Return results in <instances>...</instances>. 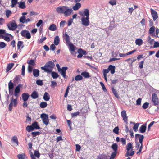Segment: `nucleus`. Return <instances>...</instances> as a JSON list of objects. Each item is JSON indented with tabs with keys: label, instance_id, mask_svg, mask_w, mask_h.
Segmentation results:
<instances>
[{
	"label": "nucleus",
	"instance_id": "obj_62",
	"mask_svg": "<svg viewBox=\"0 0 159 159\" xmlns=\"http://www.w3.org/2000/svg\"><path fill=\"white\" fill-rule=\"evenodd\" d=\"M121 142H122L123 145H125L126 143V139L125 138H121Z\"/></svg>",
	"mask_w": 159,
	"mask_h": 159
},
{
	"label": "nucleus",
	"instance_id": "obj_38",
	"mask_svg": "<svg viewBox=\"0 0 159 159\" xmlns=\"http://www.w3.org/2000/svg\"><path fill=\"white\" fill-rule=\"evenodd\" d=\"M11 141L16 143L17 145H18V142L16 136L13 137L11 139Z\"/></svg>",
	"mask_w": 159,
	"mask_h": 159
},
{
	"label": "nucleus",
	"instance_id": "obj_46",
	"mask_svg": "<svg viewBox=\"0 0 159 159\" xmlns=\"http://www.w3.org/2000/svg\"><path fill=\"white\" fill-rule=\"evenodd\" d=\"M25 17L24 16H23L20 18V22L22 23H24L25 22Z\"/></svg>",
	"mask_w": 159,
	"mask_h": 159
},
{
	"label": "nucleus",
	"instance_id": "obj_59",
	"mask_svg": "<svg viewBox=\"0 0 159 159\" xmlns=\"http://www.w3.org/2000/svg\"><path fill=\"white\" fill-rule=\"evenodd\" d=\"M34 155L38 158H39L40 156V153L38 151H35L34 152Z\"/></svg>",
	"mask_w": 159,
	"mask_h": 159
},
{
	"label": "nucleus",
	"instance_id": "obj_50",
	"mask_svg": "<svg viewBox=\"0 0 159 159\" xmlns=\"http://www.w3.org/2000/svg\"><path fill=\"white\" fill-rule=\"evenodd\" d=\"M20 80V78L19 76L17 75L16 76L15 78L14 79V83H18Z\"/></svg>",
	"mask_w": 159,
	"mask_h": 159
},
{
	"label": "nucleus",
	"instance_id": "obj_52",
	"mask_svg": "<svg viewBox=\"0 0 159 159\" xmlns=\"http://www.w3.org/2000/svg\"><path fill=\"white\" fill-rule=\"evenodd\" d=\"M65 23H66L65 21L64 20L61 21L60 23V27L61 28H63L64 27V26L65 24Z\"/></svg>",
	"mask_w": 159,
	"mask_h": 159
},
{
	"label": "nucleus",
	"instance_id": "obj_39",
	"mask_svg": "<svg viewBox=\"0 0 159 159\" xmlns=\"http://www.w3.org/2000/svg\"><path fill=\"white\" fill-rule=\"evenodd\" d=\"M155 28L154 26H152L151 27L149 30V33L151 34H152L154 32L155 30Z\"/></svg>",
	"mask_w": 159,
	"mask_h": 159
},
{
	"label": "nucleus",
	"instance_id": "obj_31",
	"mask_svg": "<svg viewBox=\"0 0 159 159\" xmlns=\"http://www.w3.org/2000/svg\"><path fill=\"white\" fill-rule=\"evenodd\" d=\"M81 75L85 78H89L90 77L89 73L86 71L82 72L81 73Z\"/></svg>",
	"mask_w": 159,
	"mask_h": 159
},
{
	"label": "nucleus",
	"instance_id": "obj_14",
	"mask_svg": "<svg viewBox=\"0 0 159 159\" xmlns=\"http://www.w3.org/2000/svg\"><path fill=\"white\" fill-rule=\"evenodd\" d=\"M21 34L23 37L28 39H29L31 38L30 34L28 31L22 30L21 32Z\"/></svg>",
	"mask_w": 159,
	"mask_h": 159
},
{
	"label": "nucleus",
	"instance_id": "obj_7",
	"mask_svg": "<svg viewBox=\"0 0 159 159\" xmlns=\"http://www.w3.org/2000/svg\"><path fill=\"white\" fill-rule=\"evenodd\" d=\"M115 69L116 67L115 66L110 65L109 66L108 68L107 69H103V72H104L107 74L110 71L111 74H114L115 72Z\"/></svg>",
	"mask_w": 159,
	"mask_h": 159
},
{
	"label": "nucleus",
	"instance_id": "obj_30",
	"mask_svg": "<svg viewBox=\"0 0 159 159\" xmlns=\"http://www.w3.org/2000/svg\"><path fill=\"white\" fill-rule=\"evenodd\" d=\"M19 7L21 9H25L26 7V6L24 2H18Z\"/></svg>",
	"mask_w": 159,
	"mask_h": 159
},
{
	"label": "nucleus",
	"instance_id": "obj_1",
	"mask_svg": "<svg viewBox=\"0 0 159 159\" xmlns=\"http://www.w3.org/2000/svg\"><path fill=\"white\" fill-rule=\"evenodd\" d=\"M20 84L18 85L15 88V89L14 95L16 97V98L13 99V97L11 98V102L9 105L8 107L9 110L11 111L12 110L13 104L15 107H16L17 106V98L19 96V93L20 91V87H21L20 86Z\"/></svg>",
	"mask_w": 159,
	"mask_h": 159
},
{
	"label": "nucleus",
	"instance_id": "obj_17",
	"mask_svg": "<svg viewBox=\"0 0 159 159\" xmlns=\"http://www.w3.org/2000/svg\"><path fill=\"white\" fill-rule=\"evenodd\" d=\"M11 35L10 34L6 33L3 34V35L1 37L2 39H3L6 41L9 42L11 40V39L9 36H11Z\"/></svg>",
	"mask_w": 159,
	"mask_h": 159
},
{
	"label": "nucleus",
	"instance_id": "obj_18",
	"mask_svg": "<svg viewBox=\"0 0 159 159\" xmlns=\"http://www.w3.org/2000/svg\"><path fill=\"white\" fill-rule=\"evenodd\" d=\"M151 11L153 20L154 21H155L158 18L157 13L155 10L152 9H151Z\"/></svg>",
	"mask_w": 159,
	"mask_h": 159
},
{
	"label": "nucleus",
	"instance_id": "obj_10",
	"mask_svg": "<svg viewBox=\"0 0 159 159\" xmlns=\"http://www.w3.org/2000/svg\"><path fill=\"white\" fill-rule=\"evenodd\" d=\"M135 137L136 138L138 137L139 138V143L141 144L139 150H142V148H143V140L144 139V136L142 135H140L138 134H136L135 135Z\"/></svg>",
	"mask_w": 159,
	"mask_h": 159
},
{
	"label": "nucleus",
	"instance_id": "obj_33",
	"mask_svg": "<svg viewBox=\"0 0 159 159\" xmlns=\"http://www.w3.org/2000/svg\"><path fill=\"white\" fill-rule=\"evenodd\" d=\"M23 42L22 41H19L17 43V49H20V48L21 47V48H23L24 47V45H23Z\"/></svg>",
	"mask_w": 159,
	"mask_h": 159
},
{
	"label": "nucleus",
	"instance_id": "obj_35",
	"mask_svg": "<svg viewBox=\"0 0 159 159\" xmlns=\"http://www.w3.org/2000/svg\"><path fill=\"white\" fill-rule=\"evenodd\" d=\"M18 0H11V7H14L17 3L18 4Z\"/></svg>",
	"mask_w": 159,
	"mask_h": 159
},
{
	"label": "nucleus",
	"instance_id": "obj_37",
	"mask_svg": "<svg viewBox=\"0 0 159 159\" xmlns=\"http://www.w3.org/2000/svg\"><path fill=\"white\" fill-rule=\"evenodd\" d=\"M84 16H86V17L89 18V11L88 9H86L84 10Z\"/></svg>",
	"mask_w": 159,
	"mask_h": 159
},
{
	"label": "nucleus",
	"instance_id": "obj_16",
	"mask_svg": "<svg viewBox=\"0 0 159 159\" xmlns=\"http://www.w3.org/2000/svg\"><path fill=\"white\" fill-rule=\"evenodd\" d=\"M121 116L123 118L124 121L127 124L128 117L127 116L126 111L125 110H123L121 112Z\"/></svg>",
	"mask_w": 159,
	"mask_h": 159
},
{
	"label": "nucleus",
	"instance_id": "obj_15",
	"mask_svg": "<svg viewBox=\"0 0 159 159\" xmlns=\"http://www.w3.org/2000/svg\"><path fill=\"white\" fill-rule=\"evenodd\" d=\"M89 19V18L82 17L81 19L82 24L85 26H88L90 24Z\"/></svg>",
	"mask_w": 159,
	"mask_h": 159
},
{
	"label": "nucleus",
	"instance_id": "obj_27",
	"mask_svg": "<svg viewBox=\"0 0 159 159\" xmlns=\"http://www.w3.org/2000/svg\"><path fill=\"white\" fill-rule=\"evenodd\" d=\"M146 129V126L144 125H143L140 127L139 130L140 133H143L145 132Z\"/></svg>",
	"mask_w": 159,
	"mask_h": 159
},
{
	"label": "nucleus",
	"instance_id": "obj_60",
	"mask_svg": "<svg viewBox=\"0 0 159 159\" xmlns=\"http://www.w3.org/2000/svg\"><path fill=\"white\" fill-rule=\"evenodd\" d=\"M142 99L141 98H139L136 101V105H141Z\"/></svg>",
	"mask_w": 159,
	"mask_h": 159
},
{
	"label": "nucleus",
	"instance_id": "obj_64",
	"mask_svg": "<svg viewBox=\"0 0 159 159\" xmlns=\"http://www.w3.org/2000/svg\"><path fill=\"white\" fill-rule=\"evenodd\" d=\"M159 47V42H155L154 43V45L153 46V47L155 48H158Z\"/></svg>",
	"mask_w": 159,
	"mask_h": 159
},
{
	"label": "nucleus",
	"instance_id": "obj_13",
	"mask_svg": "<svg viewBox=\"0 0 159 159\" xmlns=\"http://www.w3.org/2000/svg\"><path fill=\"white\" fill-rule=\"evenodd\" d=\"M41 117L43 119V121L44 124L47 125L49 123L48 116L45 114H43L41 115Z\"/></svg>",
	"mask_w": 159,
	"mask_h": 159
},
{
	"label": "nucleus",
	"instance_id": "obj_36",
	"mask_svg": "<svg viewBox=\"0 0 159 159\" xmlns=\"http://www.w3.org/2000/svg\"><path fill=\"white\" fill-rule=\"evenodd\" d=\"M26 129L28 132H30L34 130V128L33 127L32 125L30 126H27L26 127Z\"/></svg>",
	"mask_w": 159,
	"mask_h": 159
},
{
	"label": "nucleus",
	"instance_id": "obj_42",
	"mask_svg": "<svg viewBox=\"0 0 159 159\" xmlns=\"http://www.w3.org/2000/svg\"><path fill=\"white\" fill-rule=\"evenodd\" d=\"M112 92L115 95V96L116 97L118 98L119 97V95L116 90L113 87L112 88Z\"/></svg>",
	"mask_w": 159,
	"mask_h": 159
},
{
	"label": "nucleus",
	"instance_id": "obj_8",
	"mask_svg": "<svg viewBox=\"0 0 159 159\" xmlns=\"http://www.w3.org/2000/svg\"><path fill=\"white\" fill-rule=\"evenodd\" d=\"M152 101L155 106L159 104V100L157 94L155 93H153L152 96Z\"/></svg>",
	"mask_w": 159,
	"mask_h": 159
},
{
	"label": "nucleus",
	"instance_id": "obj_45",
	"mask_svg": "<svg viewBox=\"0 0 159 159\" xmlns=\"http://www.w3.org/2000/svg\"><path fill=\"white\" fill-rule=\"evenodd\" d=\"M119 128L118 126L115 127L113 130V132L116 134H118L119 133Z\"/></svg>",
	"mask_w": 159,
	"mask_h": 159
},
{
	"label": "nucleus",
	"instance_id": "obj_22",
	"mask_svg": "<svg viewBox=\"0 0 159 159\" xmlns=\"http://www.w3.org/2000/svg\"><path fill=\"white\" fill-rule=\"evenodd\" d=\"M81 7V4L80 3H76L75 6L73 7V9L75 10L76 11L79 9Z\"/></svg>",
	"mask_w": 159,
	"mask_h": 159
},
{
	"label": "nucleus",
	"instance_id": "obj_49",
	"mask_svg": "<svg viewBox=\"0 0 159 159\" xmlns=\"http://www.w3.org/2000/svg\"><path fill=\"white\" fill-rule=\"evenodd\" d=\"M109 3L112 5H116V0H110L109 2Z\"/></svg>",
	"mask_w": 159,
	"mask_h": 159
},
{
	"label": "nucleus",
	"instance_id": "obj_41",
	"mask_svg": "<svg viewBox=\"0 0 159 159\" xmlns=\"http://www.w3.org/2000/svg\"><path fill=\"white\" fill-rule=\"evenodd\" d=\"M41 133L39 132H31V134L33 137H36L37 135H39Z\"/></svg>",
	"mask_w": 159,
	"mask_h": 159
},
{
	"label": "nucleus",
	"instance_id": "obj_58",
	"mask_svg": "<svg viewBox=\"0 0 159 159\" xmlns=\"http://www.w3.org/2000/svg\"><path fill=\"white\" fill-rule=\"evenodd\" d=\"M25 66L24 65H23L22 68V75L24 76L25 74Z\"/></svg>",
	"mask_w": 159,
	"mask_h": 159
},
{
	"label": "nucleus",
	"instance_id": "obj_24",
	"mask_svg": "<svg viewBox=\"0 0 159 159\" xmlns=\"http://www.w3.org/2000/svg\"><path fill=\"white\" fill-rule=\"evenodd\" d=\"M33 74L34 76L35 77H37L39 75V70L37 69H34L33 70Z\"/></svg>",
	"mask_w": 159,
	"mask_h": 159
},
{
	"label": "nucleus",
	"instance_id": "obj_53",
	"mask_svg": "<svg viewBox=\"0 0 159 159\" xmlns=\"http://www.w3.org/2000/svg\"><path fill=\"white\" fill-rule=\"evenodd\" d=\"M100 84L103 90L104 91H107V89L106 88V87H105L104 84L102 82H100Z\"/></svg>",
	"mask_w": 159,
	"mask_h": 159
},
{
	"label": "nucleus",
	"instance_id": "obj_26",
	"mask_svg": "<svg viewBox=\"0 0 159 159\" xmlns=\"http://www.w3.org/2000/svg\"><path fill=\"white\" fill-rule=\"evenodd\" d=\"M135 43L139 46L141 45L143 43V42L142 39H137L135 40Z\"/></svg>",
	"mask_w": 159,
	"mask_h": 159
},
{
	"label": "nucleus",
	"instance_id": "obj_4",
	"mask_svg": "<svg viewBox=\"0 0 159 159\" xmlns=\"http://www.w3.org/2000/svg\"><path fill=\"white\" fill-rule=\"evenodd\" d=\"M63 38L64 39H65L66 44H68L70 48V52H74L75 50V46L73 44L70 43V38L69 35L66 33H65L63 34Z\"/></svg>",
	"mask_w": 159,
	"mask_h": 159
},
{
	"label": "nucleus",
	"instance_id": "obj_56",
	"mask_svg": "<svg viewBox=\"0 0 159 159\" xmlns=\"http://www.w3.org/2000/svg\"><path fill=\"white\" fill-rule=\"evenodd\" d=\"M144 61H142L139 63V66L140 69H142L143 67Z\"/></svg>",
	"mask_w": 159,
	"mask_h": 159
},
{
	"label": "nucleus",
	"instance_id": "obj_48",
	"mask_svg": "<svg viewBox=\"0 0 159 159\" xmlns=\"http://www.w3.org/2000/svg\"><path fill=\"white\" fill-rule=\"evenodd\" d=\"M155 122L153 121H152L148 126V131H149L150 130L151 127L154 124Z\"/></svg>",
	"mask_w": 159,
	"mask_h": 159
},
{
	"label": "nucleus",
	"instance_id": "obj_11",
	"mask_svg": "<svg viewBox=\"0 0 159 159\" xmlns=\"http://www.w3.org/2000/svg\"><path fill=\"white\" fill-rule=\"evenodd\" d=\"M9 29L11 30H15L17 27V25L14 21L11 22L7 25Z\"/></svg>",
	"mask_w": 159,
	"mask_h": 159
},
{
	"label": "nucleus",
	"instance_id": "obj_34",
	"mask_svg": "<svg viewBox=\"0 0 159 159\" xmlns=\"http://www.w3.org/2000/svg\"><path fill=\"white\" fill-rule=\"evenodd\" d=\"M47 106V104L46 102H43L40 104V107L41 108H45Z\"/></svg>",
	"mask_w": 159,
	"mask_h": 159
},
{
	"label": "nucleus",
	"instance_id": "obj_12",
	"mask_svg": "<svg viewBox=\"0 0 159 159\" xmlns=\"http://www.w3.org/2000/svg\"><path fill=\"white\" fill-rule=\"evenodd\" d=\"M67 69L68 68L67 67H62L61 69L60 68L58 70V71L61 74V75L65 79H66L67 78V77H66V73Z\"/></svg>",
	"mask_w": 159,
	"mask_h": 159
},
{
	"label": "nucleus",
	"instance_id": "obj_3",
	"mask_svg": "<svg viewBox=\"0 0 159 159\" xmlns=\"http://www.w3.org/2000/svg\"><path fill=\"white\" fill-rule=\"evenodd\" d=\"M54 66L55 64L54 62L52 61H49L46 63L44 67H41V68L44 72L50 73L52 72Z\"/></svg>",
	"mask_w": 159,
	"mask_h": 159
},
{
	"label": "nucleus",
	"instance_id": "obj_32",
	"mask_svg": "<svg viewBox=\"0 0 159 159\" xmlns=\"http://www.w3.org/2000/svg\"><path fill=\"white\" fill-rule=\"evenodd\" d=\"M51 73L53 79H57L59 76L58 73L52 71Z\"/></svg>",
	"mask_w": 159,
	"mask_h": 159
},
{
	"label": "nucleus",
	"instance_id": "obj_20",
	"mask_svg": "<svg viewBox=\"0 0 159 159\" xmlns=\"http://www.w3.org/2000/svg\"><path fill=\"white\" fill-rule=\"evenodd\" d=\"M31 97L33 99H36L39 97L38 92L35 91H34L31 93L30 95Z\"/></svg>",
	"mask_w": 159,
	"mask_h": 159
},
{
	"label": "nucleus",
	"instance_id": "obj_5",
	"mask_svg": "<svg viewBox=\"0 0 159 159\" xmlns=\"http://www.w3.org/2000/svg\"><path fill=\"white\" fill-rule=\"evenodd\" d=\"M133 148V147L131 143H129L127 144L126 148V149L127 151L125 154L126 157L132 156L134 155V152L132 150Z\"/></svg>",
	"mask_w": 159,
	"mask_h": 159
},
{
	"label": "nucleus",
	"instance_id": "obj_25",
	"mask_svg": "<svg viewBox=\"0 0 159 159\" xmlns=\"http://www.w3.org/2000/svg\"><path fill=\"white\" fill-rule=\"evenodd\" d=\"M48 29L51 31H55L57 29L56 25L55 24H52L50 25Z\"/></svg>",
	"mask_w": 159,
	"mask_h": 159
},
{
	"label": "nucleus",
	"instance_id": "obj_21",
	"mask_svg": "<svg viewBox=\"0 0 159 159\" xmlns=\"http://www.w3.org/2000/svg\"><path fill=\"white\" fill-rule=\"evenodd\" d=\"M43 99L46 101H49L50 99V96L47 92H45L43 96Z\"/></svg>",
	"mask_w": 159,
	"mask_h": 159
},
{
	"label": "nucleus",
	"instance_id": "obj_9",
	"mask_svg": "<svg viewBox=\"0 0 159 159\" xmlns=\"http://www.w3.org/2000/svg\"><path fill=\"white\" fill-rule=\"evenodd\" d=\"M8 85L9 95H12L13 94L14 84L11 80H10L8 83Z\"/></svg>",
	"mask_w": 159,
	"mask_h": 159
},
{
	"label": "nucleus",
	"instance_id": "obj_63",
	"mask_svg": "<svg viewBox=\"0 0 159 159\" xmlns=\"http://www.w3.org/2000/svg\"><path fill=\"white\" fill-rule=\"evenodd\" d=\"M43 20H39L38 22L36 24V26L37 27L39 26L43 23Z\"/></svg>",
	"mask_w": 159,
	"mask_h": 159
},
{
	"label": "nucleus",
	"instance_id": "obj_6",
	"mask_svg": "<svg viewBox=\"0 0 159 159\" xmlns=\"http://www.w3.org/2000/svg\"><path fill=\"white\" fill-rule=\"evenodd\" d=\"M111 148L114 152H112L109 159H114L117 152L118 146L116 143H114L112 145Z\"/></svg>",
	"mask_w": 159,
	"mask_h": 159
},
{
	"label": "nucleus",
	"instance_id": "obj_54",
	"mask_svg": "<svg viewBox=\"0 0 159 159\" xmlns=\"http://www.w3.org/2000/svg\"><path fill=\"white\" fill-rule=\"evenodd\" d=\"M36 83L39 85L42 86L43 84V82L41 80H37Z\"/></svg>",
	"mask_w": 159,
	"mask_h": 159
},
{
	"label": "nucleus",
	"instance_id": "obj_61",
	"mask_svg": "<svg viewBox=\"0 0 159 159\" xmlns=\"http://www.w3.org/2000/svg\"><path fill=\"white\" fill-rule=\"evenodd\" d=\"M57 85V83L56 82L54 81H52L51 82V86L52 88H54Z\"/></svg>",
	"mask_w": 159,
	"mask_h": 159
},
{
	"label": "nucleus",
	"instance_id": "obj_51",
	"mask_svg": "<svg viewBox=\"0 0 159 159\" xmlns=\"http://www.w3.org/2000/svg\"><path fill=\"white\" fill-rule=\"evenodd\" d=\"M11 14V11L9 10H7L6 11V16L7 18L9 17L10 16Z\"/></svg>",
	"mask_w": 159,
	"mask_h": 159
},
{
	"label": "nucleus",
	"instance_id": "obj_28",
	"mask_svg": "<svg viewBox=\"0 0 159 159\" xmlns=\"http://www.w3.org/2000/svg\"><path fill=\"white\" fill-rule=\"evenodd\" d=\"M60 39L58 36H56L54 38V43L56 45H58L59 43Z\"/></svg>",
	"mask_w": 159,
	"mask_h": 159
},
{
	"label": "nucleus",
	"instance_id": "obj_19",
	"mask_svg": "<svg viewBox=\"0 0 159 159\" xmlns=\"http://www.w3.org/2000/svg\"><path fill=\"white\" fill-rule=\"evenodd\" d=\"M30 96V95L27 93H24L22 94V99L24 101H26Z\"/></svg>",
	"mask_w": 159,
	"mask_h": 159
},
{
	"label": "nucleus",
	"instance_id": "obj_29",
	"mask_svg": "<svg viewBox=\"0 0 159 159\" xmlns=\"http://www.w3.org/2000/svg\"><path fill=\"white\" fill-rule=\"evenodd\" d=\"M31 125L33 126V127L34 128V129H40V127L38 126L37 122L35 121Z\"/></svg>",
	"mask_w": 159,
	"mask_h": 159
},
{
	"label": "nucleus",
	"instance_id": "obj_40",
	"mask_svg": "<svg viewBox=\"0 0 159 159\" xmlns=\"http://www.w3.org/2000/svg\"><path fill=\"white\" fill-rule=\"evenodd\" d=\"M78 52L79 53L81 54L82 55H84L86 54V51L82 50V49H79L78 50Z\"/></svg>",
	"mask_w": 159,
	"mask_h": 159
},
{
	"label": "nucleus",
	"instance_id": "obj_55",
	"mask_svg": "<svg viewBox=\"0 0 159 159\" xmlns=\"http://www.w3.org/2000/svg\"><path fill=\"white\" fill-rule=\"evenodd\" d=\"M149 104V103L148 102H145L143 104V108L144 109H146L148 107Z\"/></svg>",
	"mask_w": 159,
	"mask_h": 159
},
{
	"label": "nucleus",
	"instance_id": "obj_57",
	"mask_svg": "<svg viewBox=\"0 0 159 159\" xmlns=\"http://www.w3.org/2000/svg\"><path fill=\"white\" fill-rule=\"evenodd\" d=\"M63 139L61 136H59L57 137L56 139V143H57L58 142L60 141H62Z\"/></svg>",
	"mask_w": 159,
	"mask_h": 159
},
{
	"label": "nucleus",
	"instance_id": "obj_47",
	"mask_svg": "<svg viewBox=\"0 0 159 159\" xmlns=\"http://www.w3.org/2000/svg\"><path fill=\"white\" fill-rule=\"evenodd\" d=\"M25 155L24 154H19L17 155L18 159H25Z\"/></svg>",
	"mask_w": 159,
	"mask_h": 159
},
{
	"label": "nucleus",
	"instance_id": "obj_44",
	"mask_svg": "<svg viewBox=\"0 0 159 159\" xmlns=\"http://www.w3.org/2000/svg\"><path fill=\"white\" fill-rule=\"evenodd\" d=\"M75 79L76 81L80 80L83 79V77L80 75H78L75 77Z\"/></svg>",
	"mask_w": 159,
	"mask_h": 159
},
{
	"label": "nucleus",
	"instance_id": "obj_23",
	"mask_svg": "<svg viewBox=\"0 0 159 159\" xmlns=\"http://www.w3.org/2000/svg\"><path fill=\"white\" fill-rule=\"evenodd\" d=\"M14 64L13 63L8 64L7 67V68L6 70V72H8L11 69Z\"/></svg>",
	"mask_w": 159,
	"mask_h": 159
},
{
	"label": "nucleus",
	"instance_id": "obj_2",
	"mask_svg": "<svg viewBox=\"0 0 159 159\" xmlns=\"http://www.w3.org/2000/svg\"><path fill=\"white\" fill-rule=\"evenodd\" d=\"M56 11L59 13L64 14L65 16H70L73 12L71 9L69 8L68 7L66 6L58 7L57 8Z\"/></svg>",
	"mask_w": 159,
	"mask_h": 159
},
{
	"label": "nucleus",
	"instance_id": "obj_43",
	"mask_svg": "<svg viewBox=\"0 0 159 159\" xmlns=\"http://www.w3.org/2000/svg\"><path fill=\"white\" fill-rule=\"evenodd\" d=\"M134 125L133 127V129L135 132H136L138 130L139 124L138 123L135 124L134 123Z\"/></svg>",
	"mask_w": 159,
	"mask_h": 159
}]
</instances>
